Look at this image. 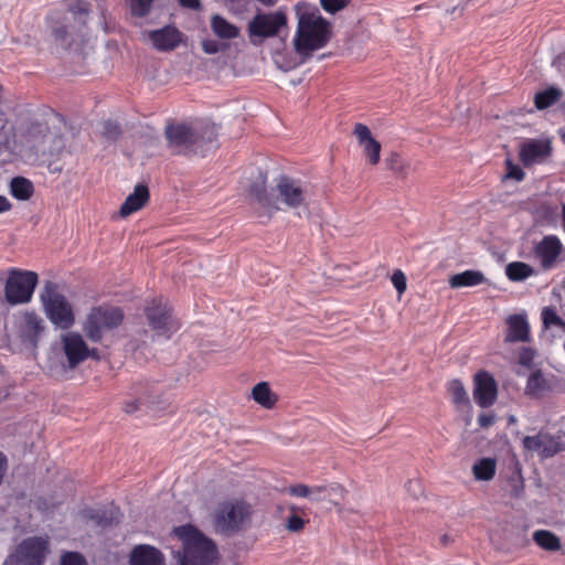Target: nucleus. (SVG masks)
Segmentation results:
<instances>
[{
	"label": "nucleus",
	"mask_w": 565,
	"mask_h": 565,
	"mask_svg": "<svg viewBox=\"0 0 565 565\" xmlns=\"http://www.w3.org/2000/svg\"><path fill=\"white\" fill-rule=\"evenodd\" d=\"M265 183V175L259 173L258 180L249 189V194L266 213L271 214L284 209L298 210L306 205L308 193L300 180L280 175L270 193H267Z\"/></svg>",
	"instance_id": "nucleus-1"
},
{
	"label": "nucleus",
	"mask_w": 565,
	"mask_h": 565,
	"mask_svg": "<svg viewBox=\"0 0 565 565\" xmlns=\"http://www.w3.org/2000/svg\"><path fill=\"white\" fill-rule=\"evenodd\" d=\"M169 146L179 153H198L204 156L214 147L216 128L212 124L194 127L185 124L169 125L166 128Z\"/></svg>",
	"instance_id": "nucleus-2"
},
{
	"label": "nucleus",
	"mask_w": 565,
	"mask_h": 565,
	"mask_svg": "<svg viewBox=\"0 0 565 565\" xmlns=\"http://www.w3.org/2000/svg\"><path fill=\"white\" fill-rule=\"evenodd\" d=\"M173 533L182 542L180 565H214L217 550L212 540L191 524L178 526Z\"/></svg>",
	"instance_id": "nucleus-3"
},
{
	"label": "nucleus",
	"mask_w": 565,
	"mask_h": 565,
	"mask_svg": "<svg viewBox=\"0 0 565 565\" xmlns=\"http://www.w3.org/2000/svg\"><path fill=\"white\" fill-rule=\"evenodd\" d=\"M331 36V24L318 11L305 12L298 19L295 50L299 54L320 50L327 45Z\"/></svg>",
	"instance_id": "nucleus-4"
},
{
	"label": "nucleus",
	"mask_w": 565,
	"mask_h": 565,
	"mask_svg": "<svg viewBox=\"0 0 565 565\" xmlns=\"http://www.w3.org/2000/svg\"><path fill=\"white\" fill-rule=\"evenodd\" d=\"M252 513V507L245 501H225L215 510V529L223 534L237 532L250 523Z\"/></svg>",
	"instance_id": "nucleus-5"
},
{
	"label": "nucleus",
	"mask_w": 565,
	"mask_h": 565,
	"mask_svg": "<svg viewBox=\"0 0 565 565\" xmlns=\"http://www.w3.org/2000/svg\"><path fill=\"white\" fill-rule=\"evenodd\" d=\"M124 313L117 307L99 306L90 310L83 326L87 338L93 342H99L105 331L113 330L121 324Z\"/></svg>",
	"instance_id": "nucleus-6"
},
{
	"label": "nucleus",
	"mask_w": 565,
	"mask_h": 565,
	"mask_svg": "<svg viewBox=\"0 0 565 565\" xmlns=\"http://www.w3.org/2000/svg\"><path fill=\"white\" fill-rule=\"evenodd\" d=\"M44 311L50 321L61 329H68L75 318L72 305L52 284H47L41 295Z\"/></svg>",
	"instance_id": "nucleus-7"
},
{
	"label": "nucleus",
	"mask_w": 565,
	"mask_h": 565,
	"mask_svg": "<svg viewBox=\"0 0 565 565\" xmlns=\"http://www.w3.org/2000/svg\"><path fill=\"white\" fill-rule=\"evenodd\" d=\"M38 275L34 271H21L13 269L4 286L6 299L10 305L26 303L31 300Z\"/></svg>",
	"instance_id": "nucleus-8"
},
{
	"label": "nucleus",
	"mask_w": 565,
	"mask_h": 565,
	"mask_svg": "<svg viewBox=\"0 0 565 565\" xmlns=\"http://www.w3.org/2000/svg\"><path fill=\"white\" fill-rule=\"evenodd\" d=\"M49 552L47 537L33 536L23 540L4 565H43Z\"/></svg>",
	"instance_id": "nucleus-9"
},
{
	"label": "nucleus",
	"mask_w": 565,
	"mask_h": 565,
	"mask_svg": "<svg viewBox=\"0 0 565 565\" xmlns=\"http://www.w3.org/2000/svg\"><path fill=\"white\" fill-rule=\"evenodd\" d=\"M287 17L278 10L275 12H259L248 22L247 31L252 43L256 40L274 38L286 26Z\"/></svg>",
	"instance_id": "nucleus-10"
},
{
	"label": "nucleus",
	"mask_w": 565,
	"mask_h": 565,
	"mask_svg": "<svg viewBox=\"0 0 565 565\" xmlns=\"http://www.w3.org/2000/svg\"><path fill=\"white\" fill-rule=\"evenodd\" d=\"M146 316L157 335L169 339L179 329V323L172 317L171 308L161 299H154L146 307Z\"/></svg>",
	"instance_id": "nucleus-11"
},
{
	"label": "nucleus",
	"mask_w": 565,
	"mask_h": 565,
	"mask_svg": "<svg viewBox=\"0 0 565 565\" xmlns=\"http://www.w3.org/2000/svg\"><path fill=\"white\" fill-rule=\"evenodd\" d=\"M533 254L544 270H551L565 262V246L556 235H545L533 247Z\"/></svg>",
	"instance_id": "nucleus-12"
},
{
	"label": "nucleus",
	"mask_w": 565,
	"mask_h": 565,
	"mask_svg": "<svg viewBox=\"0 0 565 565\" xmlns=\"http://www.w3.org/2000/svg\"><path fill=\"white\" fill-rule=\"evenodd\" d=\"M63 353L68 369H74L88 358L97 359V350L89 349L84 338L77 332H66L61 337Z\"/></svg>",
	"instance_id": "nucleus-13"
},
{
	"label": "nucleus",
	"mask_w": 565,
	"mask_h": 565,
	"mask_svg": "<svg viewBox=\"0 0 565 565\" xmlns=\"http://www.w3.org/2000/svg\"><path fill=\"white\" fill-rule=\"evenodd\" d=\"M498 395L497 382L493 376L486 371H480L475 375L473 398L482 408L494 404Z\"/></svg>",
	"instance_id": "nucleus-14"
},
{
	"label": "nucleus",
	"mask_w": 565,
	"mask_h": 565,
	"mask_svg": "<svg viewBox=\"0 0 565 565\" xmlns=\"http://www.w3.org/2000/svg\"><path fill=\"white\" fill-rule=\"evenodd\" d=\"M522 443L526 450L537 452L544 458L552 457L565 448L559 443L558 437L546 433H539L535 436H526Z\"/></svg>",
	"instance_id": "nucleus-15"
},
{
	"label": "nucleus",
	"mask_w": 565,
	"mask_h": 565,
	"mask_svg": "<svg viewBox=\"0 0 565 565\" xmlns=\"http://www.w3.org/2000/svg\"><path fill=\"white\" fill-rule=\"evenodd\" d=\"M505 333H504V342L505 343H516V342H530L531 332L530 324L524 313H515L510 315L505 319Z\"/></svg>",
	"instance_id": "nucleus-16"
},
{
	"label": "nucleus",
	"mask_w": 565,
	"mask_h": 565,
	"mask_svg": "<svg viewBox=\"0 0 565 565\" xmlns=\"http://www.w3.org/2000/svg\"><path fill=\"white\" fill-rule=\"evenodd\" d=\"M287 493L297 497V498H308L312 501H319L324 498L322 493L328 492V495H331V492L334 494L343 495L344 489L339 486H331V487H323V486H316V487H308L302 483L292 484L286 489Z\"/></svg>",
	"instance_id": "nucleus-17"
},
{
	"label": "nucleus",
	"mask_w": 565,
	"mask_h": 565,
	"mask_svg": "<svg viewBox=\"0 0 565 565\" xmlns=\"http://www.w3.org/2000/svg\"><path fill=\"white\" fill-rule=\"evenodd\" d=\"M152 46L158 51H172L181 42V33L174 26H164L148 33Z\"/></svg>",
	"instance_id": "nucleus-18"
},
{
	"label": "nucleus",
	"mask_w": 565,
	"mask_h": 565,
	"mask_svg": "<svg viewBox=\"0 0 565 565\" xmlns=\"http://www.w3.org/2000/svg\"><path fill=\"white\" fill-rule=\"evenodd\" d=\"M551 152L548 142L532 139L524 142L520 149V160L525 166L542 162Z\"/></svg>",
	"instance_id": "nucleus-19"
},
{
	"label": "nucleus",
	"mask_w": 565,
	"mask_h": 565,
	"mask_svg": "<svg viewBox=\"0 0 565 565\" xmlns=\"http://www.w3.org/2000/svg\"><path fill=\"white\" fill-rule=\"evenodd\" d=\"M353 134L355 135L360 146L363 147L365 156L369 158L371 164H376L380 161L381 143L376 141L367 126L356 124Z\"/></svg>",
	"instance_id": "nucleus-20"
},
{
	"label": "nucleus",
	"mask_w": 565,
	"mask_h": 565,
	"mask_svg": "<svg viewBox=\"0 0 565 565\" xmlns=\"http://www.w3.org/2000/svg\"><path fill=\"white\" fill-rule=\"evenodd\" d=\"M129 563L130 565H166L162 553L158 548L146 544L132 548Z\"/></svg>",
	"instance_id": "nucleus-21"
},
{
	"label": "nucleus",
	"mask_w": 565,
	"mask_h": 565,
	"mask_svg": "<svg viewBox=\"0 0 565 565\" xmlns=\"http://www.w3.org/2000/svg\"><path fill=\"white\" fill-rule=\"evenodd\" d=\"M149 191L148 188L143 184H138L135 186L132 193H130L125 202L121 204L119 214L121 217H127L130 214L139 211L148 201Z\"/></svg>",
	"instance_id": "nucleus-22"
},
{
	"label": "nucleus",
	"mask_w": 565,
	"mask_h": 565,
	"mask_svg": "<svg viewBox=\"0 0 565 565\" xmlns=\"http://www.w3.org/2000/svg\"><path fill=\"white\" fill-rule=\"evenodd\" d=\"M43 330V321L42 319L33 313L26 312L22 318V323L20 327L21 337L30 342H35L38 335Z\"/></svg>",
	"instance_id": "nucleus-23"
},
{
	"label": "nucleus",
	"mask_w": 565,
	"mask_h": 565,
	"mask_svg": "<svg viewBox=\"0 0 565 565\" xmlns=\"http://www.w3.org/2000/svg\"><path fill=\"white\" fill-rule=\"evenodd\" d=\"M482 271L468 269L462 273L455 274L449 279L451 288L475 287L486 281Z\"/></svg>",
	"instance_id": "nucleus-24"
},
{
	"label": "nucleus",
	"mask_w": 565,
	"mask_h": 565,
	"mask_svg": "<svg viewBox=\"0 0 565 565\" xmlns=\"http://www.w3.org/2000/svg\"><path fill=\"white\" fill-rule=\"evenodd\" d=\"M81 515L85 520L93 521L95 524L99 526H106L111 524L118 515V510L115 508H110L109 510L105 509H83L81 511Z\"/></svg>",
	"instance_id": "nucleus-25"
},
{
	"label": "nucleus",
	"mask_w": 565,
	"mask_h": 565,
	"mask_svg": "<svg viewBox=\"0 0 565 565\" xmlns=\"http://www.w3.org/2000/svg\"><path fill=\"white\" fill-rule=\"evenodd\" d=\"M10 194L19 200L26 201L34 193L33 183L24 177H14L11 179L9 184Z\"/></svg>",
	"instance_id": "nucleus-26"
},
{
	"label": "nucleus",
	"mask_w": 565,
	"mask_h": 565,
	"mask_svg": "<svg viewBox=\"0 0 565 565\" xmlns=\"http://www.w3.org/2000/svg\"><path fill=\"white\" fill-rule=\"evenodd\" d=\"M211 28L220 39L232 40L239 34V29L236 25L217 14L212 17Z\"/></svg>",
	"instance_id": "nucleus-27"
},
{
	"label": "nucleus",
	"mask_w": 565,
	"mask_h": 565,
	"mask_svg": "<svg viewBox=\"0 0 565 565\" xmlns=\"http://www.w3.org/2000/svg\"><path fill=\"white\" fill-rule=\"evenodd\" d=\"M497 471V461L493 458H481L472 466V473L478 481H489L493 479Z\"/></svg>",
	"instance_id": "nucleus-28"
},
{
	"label": "nucleus",
	"mask_w": 565,
	"mask_h": 565,
	"mask_svg": "<svg viewBox=\"0 0 565 565\" xmlns=\"http://www.w3.org/2000/svg\"><path fill=\"white\" fill-rule=\"evenodd\" d=\"M505 275L511 281H523L535 275V269L523 262H512L505 267Z\"/></svg>",
	"instance_id": "nucleus-29"
},
{
	"label": "nucleus",
	"mask_w": 565,
	"mask_h": 565,
	"mask_svg": "<svg viewBox=\"0 0 565 565\" xmlns=\"http://www.w3.org/2000/svg\"><path fill=\"white\" fill-rule=\"evenodd\" d=\"M252 396L256 403L265 408H271L277 402V397L273 394L268 383L260 382L252 390Z\"/></svg>",
	"instance_id": "nucleus-30"
},
{
	"label": "nucleus",
	"mask_w": 565,
	"mask_h": 565,
	"mask_svg": "<svg viewBox=\"0 0 565 565\" xmlns=\"http://www.w3.org/2000/svg\"><path fill=\"white\" fill-rule=\"evenodd\" d=\"M562 95V90L555 86L537 92L534 96L535 107L540 110L546 109L558 102Z\"/></svg>",
	"instance_id": "nucleus-31"
},
{
	"label": "nucleus",
	"mask_w": 565,
	"mask_h": 565,
	"mask_svg": "<svg viewBox=\"0 0 565 565\" xmlns=\"http://www.w3.org/2000/svg\"><path fill=\"white\" fill-rule=\"evenodd\" d=\"M547 390L550 385L541 371H535L529 376L525 387L529 395L541 396Z\"/></svg>",
	"instance_id": "nucleus-32"
},
{
	"label": "nucleus",
	"mask_w": 565,
	"mask_h": 565,
	"mask_svg": "<svg viewBox=\"0 0 565 565\" xmlns=\"http://www.w3.org/2000/svg\"><path fill=\"white\" fill-rule=\"evenodd\" d=\"M534 542L546 551H557L561 548L559 539L550 531L537 530L533 533Z\"/></svg>",
	"instance_id": "nucleus-33"
},
{
	"label": "nucleus",
	"mask_w": 565,
	"mask_h": 565,
	"mask_svg": "<svg viewBox=\"0 0 565 565\" xmlns=\"http://www.w3.org/2000/svg\"><path fill=\"white\" fill-rule=\"evenodd\" d=\"M448 393L457 406L469 405V396L461 381L455 379L448 383Z\"/></svg>",
	"instance_id": "nucleus-34"
},
{
	"label": "nucleus",
	"mask_w": 565,
	"mask_h": 565,
	"mask_svg": "<svg viewBox=\"0 0 565 565\" xmlns=\"http://www.w3.org/2000/svg\"><path fill=\"white\" fill-rule=\"evenodd\" d=\"M154 0H129L132 15L145 17L150 12Z\"/></svg>",
	"instance_id": "nucleus-35"
},
{
	"label": "nucleus",
	"mask_w": 565,
	"mask_h": 565,
	"mask_svg": "<svg viewBox=\"0 0 565 565\" xmlns=\"http://www.w3.org/2000/svg\"><path fill=\"white\" fill-rule=\"evenodd\" d=\"M72 15L79 24H85L88 17L87 4L84 1H76L70 9Z\"/></svg>",
	"instance_id": "nucleus-36"
},
{
	"label": "nucleus",
	"mask_w": 565,
	"mask_h": 565,
	"mask_svg": "<svg viewBox=\"0 0 565 565\" xmlns=\"http://www.w3.org/2000/svg\"><path fill=\"white\" fill-rule=\"evenodd\" d=\"M542 320L546 328L551 326H558L562 327L564 323L562 319L557 316L554 309L552 308H544L542 311Z\"/></svg>",
	"instance_id": "nucleus-37"
},
{
	"label": "nucleus",
	"mask_w": 565,
	"mask_h": 565,
	"mask_svg": "<svg viewBox=\"0 0 565 565\" xmlns=\"http://www.w3.org/2000/svg\"><path fill=\"white\" fill-rule=\"evenodd\" d=\"M505 163H507V172L504 174L505 179H512L516 182H520L524 179V172L518 164H514L510 159H507Z\"/></svg>",
	"instance_id": "nucleus-38"
},
{
	"label": "nucleus",
	"mask_w": 565,
	"mask_h": 565,
	"mask_svg": "<svg viewBox=\"0 0 565 565\" xmlns=\"http://www.w3.org/2000/svg\"><path fill=\"white\" fill-rule=\"evenodd\" d=\"M103 128V135L110 140H116L121 134L120 126L111 120L104 121Z\"/></svg>",
	"instance_id": "nucleus-39"
},
{
	"label": "nucleus",
	"mask_w": 565,
	"mask_h": 565,
	"mask_svg": "<svg viewBox=\"0 0 565 565\" xmlns=\"http://www.w3.org/2000/svg\"><path fill=\"white\" fill-rule=\"evenodd\" d=\"M350 0H320L322 9L329 13H335L345 8Z\"/></svg>",
	"instance_id": "nucleus-40"
},
{
	"label": "nucleus",
	"mask_w": 565,
	"mask_h": 565,
	"mask_svg": "<svg viewBox=\"0 0 565 565\" xmlns=\"http://www.w3.org/2000/svg\"><path fill=\"white\" fill-rule=\"evenodd\" d=\"M61 565H86V561L79 553L67 552L62 556Z\"/></svg>",
	"instance_id": "nucleus-41"
},
{
	"label": "nucleus",
	"mask_w": 565,
	"mask_h": 565,
	"mask_svg": "<svg viewBox=\"0 0 565 565\" xmlns=\"http://www.w3.org/2000/svg\"><path fill=\"white\" fill-rule=\"evenodd\" d=\"M392 284L399 295L406 290V277L401 270H396L392 275Z\"/></svg>",
	"instance_id": "nucleus-42"
},
{
	"label": "nucleus",
	"mask_w": 565,
	"mask_h": 565,
	"mask_svg": "<svg viewBox=\"0 0 565 565\" xmlns=\"http://www.w3.org/2000/svg\"><path fill=\"white\" fill-rule=\"evenodd\" d=\"M535 352L530 348H522L519 352V363L525 367H530L533 363Z\"/></svg>",
	"instance_id": "nucleus-43"
},
{
	"label": "nucleus",
	"mask_w": 565,
	"mask_h": 565,
	"mask_svg": "<svg viewBox=\"0 0 565 565\" xmlns=\"http://www.w3.org/2000/svg\"><path fill=\"white\" fill-rule=\"evenodd\" d=\"M53 35L55 40L64 47L71 46L68 41V30L64 26H58L53 29Z\"/></svg>",
	"instance_id": "nucleus-44"
},
{
	"label": "nucleus",
	"mask_w": 565,
	"mask_h": 565,
	"mask_svg": "<svg viewBox=\"0 0 565 565\" xmlns=\"http://www.w3.org/2000/svg\"><path fill=\"white\" fill-rule=\"evenodd\" d=\"M386 166L388 169H391L392 171H394L396 173H402L404 170V163H403L401 157L396 153H392L386 159Z\"/></svg>",
	"instance_id": "nucleus-45"
},
{
	"label": "nucleus",
	"mask_w": 565,
	"mask_h": 565,
	"mask_svg": "<svg viewBox=\"0 0 565 565\" xmlns=\"http://www.w3.org/2000/svg\"><path fill=\"white\" fill-rule=\"evenodd\" d=\"M305 525L303 520L298 515H291L287 519V529L291 532L300 531Z\"/></svg>",
	"instance_id": "nucleus-46"
},
{
	"label": "nucleus",
	"mask_w": 565,
	"mask_h": 565,
	"mask_svg": "<svg viewBox=\"0 0 565 565\" xmlns=\"http://www.w3.org/2000/svg\"><path fill=\"white\" fill-rule=\"evenodd\" d=\"M202 49L206 54H216L221 51V45L215 40L202 41Z\"/></svg>",
	"instance_id": "nucleus-47"
},
{
	"label": "nucleus",
	"mask_w": 565,
	"mask_h": 565,
	"mask_svg": "<svg viewBox=\"0 0 565 565\" xmlns=\"http://www.w3.org/2000/svg\"><path fill=\"white\" fill-rule=\"evenodd\" d=\"M494 423V415L491 413H482L478 417V424L480 427H489Z\"/></svg>",
	"instance_id": "nucleus-48"
},
{
	"label": "nucleus",
	"mask_w": 565,
	"mask_h": 565,
	"mask_svg": "<svg viewBox=\"0 0 565 565\" xmlns=\"http://www.w3.org/2000/svg\"><path fill=\"white\" fill-rule=\"evenodd\" d=\"M181 7L192 9V10H199L201 8L200 0H178Z\"/></svg>",
	"instance_id": "nucleus-49"
},
{
	"label": "nucleus",
	"mask_w": 565,
	"mask_h": 565,
	"mask_svg": "<svg viewBox=\"0 0 565 565\" xmlns=\"http://www.w3.org/2000/svg\"><path fill=\"white\" fill-rule=\"evenodd\" d=\"M513 481H514V484H513L514 497H520V494L522 493V491L524 489L523 479L521 477H518L516 479H513Z\"/></svg>",
	"instance_id": "nucleus-50"
},
{
	"label": "nucleus",
	"mask_w": 565,
	"mask_h": 565,
	"mask_svg": "<svg viewBox=\"0 0 565 565\" xmlns=\"http://www.w3.org/2000/svg\"><path fill=\"white\" fill-rule=\"evenodd\" d=\"M11 206L10 201L6 196L0 195V213L9 211Z\"/></svg>",
	"instance_id": "nucleus-51"
},
{
	"label": "nucleus",
	"mask_w": 565,
	"mask_h": 565,
	"mask_svg": "<svg viewBox=\"0 0 565 565\" xmlns=\"http://www.w3.org/2000/svg\"><path fill=\"white\" fill-rule=\"evenodd\" d=\"M256 1L262 3L265 7H273L278 2V0H256Z\"/></svg>",
	"instance_id": "nucleus-52"
},
{
	"label": "nucleus",
	"mask_w": 565,
	"mask_h": 565,
	"mask_svg": "<svg viewBox=\"0 0 565 565\" xmlns=\"http://www.w3.org/2000/svg\"><path fill=\"white\" fill-rule=\"evenodd\" d=\"M138 408L137 405L135 404H130V403H127L126 406H125V412L126 413H132L135 412L136 409Z\"/></svg>",
	"instance_id": "nucleus-53"
},
{
	"label": "nucleus",
	"mask_w": 565,
	"mask_h": 565,
	"mask_svg": "<svg viewBox=\"0 0 565 565\" xmlns=\"http://www.w3.org/2000/svg\"><path fill=\"white\" fill-rule=\"evenodd\" d=\"M562 225L565 233V203L562 205Z\"/></svg>",
	"instance_id": "nucleus-54"
},
{
	"label": "nucleus",
	"mask_w": 565,
	"mask_h": 565,
	"mask_svg": "<svg viewBox=\"0 0 565 565\" xmlns=\"http://www.w3.org/2000/svg\"><path fill=\"white\" fill-rule=\"evenodd\" d=\"M147 402H148V398H147V397H138V398L136 399V403H138V404H140V405H141V404H145V403H147Z\"/></svg>",
	"instance_id": "nucleus-55"
},
{
	"label": "nucleus",
	"mask_w": 565,
	"mask_h": 565,
	"mask_svg": "<svg viewBox=\"0 0 565 565\" xmlns=\"http://www.w3.org/2000/svg\"><path fill=\"white\" fill-rule=\"evenodd\" d=\"M38 508L41 509V510H46V508L43 507L40 502H38Z\"/></svg>",
	"instance_id": "nucleus-56"
},
{
	"label": "nucleus",
	"mask_w": 565,
	"mask_h": 565,
	"mask_svg": "<svg viewBox=\"0 0 565 565\" xmlns=\"http://www.w3.org/2000/svg\"><path fill=\"white\" fill-rule=\"evenodd\" d=\"M561 137H562V140H563V141H564V143H565V131H563V132H562Z\"/></svg>",
	"instance_id": "nucleus-57"
}]
</instances>
